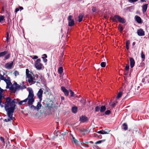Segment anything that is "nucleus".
<instances>
[{
  "instance_id": "obj_30",
  "label": "nucleus",
  "mask_w": 149,
  "mask_h": 149,
  "mask_svg": "<svg viewBox=\"0 0 149 149\" xmlns=\"http://www.w3.org/2000/svg\"><path fill=\"white\" fill-rule=\"evenodd\" d=\"M10 55L11 54L10 53L6 55L5 56L4 60H6L9 59L10 57Z\"/></svg>"
},
{
  "instance_id": "obj_54",
  "label": "nucleus",
  "mask_w": 149,
  "mask_h": 149,
  "mask_svg": "<svg viewBox=\"0 0 149 149\" xmlns=\"http://www.w3.org/2000/svg\"><path fill=\"white\" fill-rule=\"evenodd\" d=\"M129 73V71L128 70H126L125 72V75L126 76H127Z\"/></svg>"
},
{
  "instance_id": "obj_53",
  "label": "nucleus",
  "mask_w": 149,
  "mask_h": 149,
  "mask_svg": "<svg viewBox=\"0 0 149 149\" xmlns=\"http://www.w3.org/2000/svg\"><path fill=\"white\" fill-rule=\"evenodd\" d=\"M4 103L2 102H2L1 103V104H0V105L1 107H4Z\"/></svg>"
},
{
  "instance_id": "obj_58",
  "label": "nucleus",
  "mask_w": 149,
  "mask_h": 149,
  "mask_svg": "<svg viewBox=\"0 0 149 149\" xmlns=\"http://www.w3.org/2000/svg\"><path fill=\"white\" fill-rule=\"evenodd\" d=\"M59 134H61V132L58 131L56 133V136H57L58 135H59Z\"/></svg>"
},
{
  "instance_id": "obj_42",
  "label": "nucleus",
  "mask_w": 149,
  "mask_h": 149,
  "mask_svg": "<svg viewBox=\"0 0 149 149\" xmlns=\"http://www.w3.org/2000/svg\"><path fill=\"white\" fill-rule=\"evenodd\" d=\"M10 90L11 91H15V87L11 85L10 87L9 88Z\"/></svg>"
},
{
  "instance_id": "obj_25",
  "label": "nucleus",
  "mask_w": 149,
  "mask_h": 149,
  "mask_svg": "<svg viewBox=\"0 0 149 149\" xmlns=\"http://www.w3.org/2000/svg\"><path fill=\"white\" fill-rule=\"evenodd\" d=\"M123 129L125 131L127 130L128 129V126L126 123H124L123 124Z\"/></svg>"
},
{
  "instance_id": "obj_14",
  "label": "nucleus",
  "mask_w": 149,
  "mask_h": 149,
  "mask_svg": "<svg viewBox=\"0 0 149 149\" xmlns=\"http://www.w3.org/2000/svg\"><path fill=\"white\" fill-rule=\"evenodd\" d=\"M3 90L1 88H0V104L2 102V100L3 97H4L3 94Z\"/></svg>"
},
{
  "instance_id": "obj_49",
  "label": "nucleus",
  "mask_w": 149,
  "mask_h": 149,
  "mask_svg": "<svg viewBox=\"0 0 149 149\" xmlns=\"http://www.w3.org/2000/svg\"><path fill=\"white\" fill-rule=\"evenodd\" d=\"M9 33L8 32H7V36L6 37V41L7 42H8V40H9Z\"/></svg>"
},
{
  "instance_id": "obj_48",
  "label": "nucleus",
  "mask_w": 149,
  "mask_h": 149,
  "mask_svg": "<svg viewBox=\"0 0 149 149\" xmlns=\"http://www.w3.org/2000/svg\"><path fill=\"white\" fill-rule=\"evenodd\" d=\"M139 0H128V1L130 3H133L136 2Z\"/></svg>"
},
{
  "instance_id": "obj_15",
  "label": "nucleus",
  "mask_w": 149,
  "mask_h": 149,
  "mask_svg": "<svg viewBox=\"0 0 149 149\" xmlns=\"http://www.w3.org/2000/svg\"><path fill=\"white\" fill-rule=\"evenodd\" d=\"M130 65L131 68H133L135 65V61L134 58H132L130 57Z\"/></svg>"
},
{
  "instance_id": "obj_1",
  "label": "nucleus",
  "mask_w": 149,
  "mask_h": 149,
  "mask_svg": "<svg viewBox=\"0 0 149 149\" xmlns=\"http://www.w3.org/2000/svg\"><path fill=\"white\" fill-rule=\"evenodd\" d=\"M29 94L28 97L24 100L20 101L19 102L18 104L20 105H24L23 104V102H26L28 100V104L29 106H30V105L32 104L34 102L35 98L34 97V94L31 88H29Z\"/></svg>"
},
{
  "instance_id": "obj_4",
  "label": "nucleus",
  "mask_w": 149,
  "mask_h": 149,
  "mask_svg": "<svg viewBox=\"0 0 149 149\" xmlns=\"http://www.w3.org/2000/svg\"><path fill=\"white\" fill-rule=\"evenodd\" d=\"M72 18L73 17L71 15H69L68 18V25L70 26H73L74 24V21Z\"/></svg>"
},
{
  "instance_id": "obj_60",
  "label": "nucleus",
  "mask_w": 149,
  "mask_h": 149,
  "mask_svg": "<svg viewBox=\"0 0 149 149\" xmlns=\"http://www.w3.org/2000/svg\"><path fill=\"white\" fill-rule=\"evenodd\" d=\"M2 80H3L6 83H7V82L9 80H8V79H5L4 77H3V79H2Z\"/></svg>"
},
{
  "instance_id": "obj_18",
  "label": "nucleus",
  "mask_w": 149,
  "mask_h": 149,
  "mask_svg": "<svg viewBox=\"0 0 149 149\" xmlns=\"http://www.w3.org/2000/svg\"><path fill=\"white\" fill-rule=\"evenodd\" d=\"M119 16L118 15H114L113 16H111L110 17V19L112 20L113 22H118L117 16Z\"/></svg>"
},
{
  "instance_id": "obj_35",
  "label": "nucleus",
  "mask_w": 149,
  "mask_h": 149,
  "mask_svg": "<svg viewBox=\"0 0 149 149\" xmlns=\"http://www.w3.org/2000/svg\"><path fill=\"white\" fill-rule=\"evenodd\" d=\"M106 63L105 62H103L101 63L100 65L102 67L104 68L105 67Z\"/></svg>"
},
{
  "instance_id": "obj_32",
  "label": "nucleus",
  "mask_w": 149,
  "mask_h": 149,
  "mask_svg": "<svg viewBox=\"0 0 149 149\" xmlns=\"http://www.w3.org/2000/svg\"><path fill=\"white\" fill-rule=\"evenodd\" d=\"M141 58L143 59V61H144L145 58V56L144 54H143V52L142 51L141 52Z\"/></svg>"
},
{
  "instance_id": "obj_61",
  "label": "nucleus",
  "mask_w": 149,
  "mask_h": 149,
  "mask_svg": "<svg viewBox=\"0 0 149 149\" xmlns=\"http://www.w3.org/2000/svg\"><path fill=\"white\" fill-rule=\"evenodd\" d=\"M95 136H97L98 138L100 139H101L102 138V136L101 135L98 136L97 134H96L95 135Z\"/></svg>"
},
{
  "instance_id": "obj_33",
  "label": "nucleus",
  "mask_w": 149,
  "mask_h": 149,
  "mask_svg": "<svg viewBox=\"0 0 149 149\" xmlns=\"http://www.w3.org/2000/svg\"><path fill=\"white\" fill-rule=\"evenodd\" d=\"M118 29L120 31V32H121L123 31V28L120 24H119Z\"/></svg>"
},
{
  "instance_id": "obj_26",
  "label": "nucleus",
  "mask_w": 149,
  "mask_h": 149,
  "mask_svg": "<svg viewBox=\"0 0 149 149\" xmlns=\"http://www.w3.org/2000/svg\"><path fill=\"white\" fill-rule=\"evenodd\" d=\"M63 68L62 66L58 68V72L60 74H61L63 73Z\"/></svg>"
},
{
  "instance_id": "obj_40",
  "label": "nucleus",
  "mask_w": 149,
  "mask_h": 149,
  "mask_svg": "<svg viewBox=\"0 0 149 149\" xmlns=\"http://www.w3.org/2000/svg\"><path fill=\"white\" fill-rule=\"evenodd\" d=\"M132 6H131L130 7H127L124 8V10L126 11L129 10V11H130V10L132 9Z\"/></svg>"
},
{
  "instance_id": "obj_16",
  "label": "nucleus",
  "mask_w": 149,
  "mask_h": 149,
  "mask_svg": "<svg viewBox=\"0 0 149 149\" xmlns=\"http://www.w3.org/2000/svg\"><path fill=\"white\" fill-rule=\"evenodd\" d=\"M84 15V14L83 13H80L78 16V20L79 22H81L82 21Z\"/></svg>"
},
{
  "instance_id": "obj_27",
  "label": "nucleus",
  "mask_w": 149,
  "mask_h": 149,
  "mask_svg": "<svg viewBox=\"0 0 149 149\" xmlns=\"http://www.w3.org/2000/svg\"><path fill=\"white\" fill-rule=\"evenodd\" d=\"M123 95V92L120 91L118 93L116 98L118 99L121 97Z\"/></svg>"
},
{
  "instance_id": "obj_20",
  "label": "nucleus",
  "mask_w": 149,
  "mask_h": 149,
  "mask_svg": "<svg viewBox=\"0 0 149 149\" xmlns=\"http://www.w3.org/2000/svg\"><path fill=\"white\" fill-rule=\"evenodd\" d=\"M148 6V4H146L142 6V11L144 13L146 12Z\"/></svg>"
},
{
  "instance_id": "obj_13",
  "label": "nucleus",
  "mask_w": 149,
  "mask_h": 149,
  "mask_svg": "<svg viewBox=\"0 0 149 149\" xmlns=\"http://www.w3.org/2000/svg\"><path fill=\"white\" fill-rule=\"evenodd\" d=\"M13 64V62H12L10 63H7L5 65L6 68L8 69H10L11 68Z\"/></svg>"
},
{
  "instance_id": "obj_17",
  "label": "nucleus",
  "mask_w": 149,
  "mask_h": 149,
  "mask_svg": "<svg viewBox=\"0 0 149 149\" xmlns=\"http://www.w3.org/2000/svg\"><path fill=\"white\" fill-rule=\"evenodd\" d=\"M135 20L138 23L141 24L142 23L141 19L139 16L136 15L135 17Z\"/></svg>"
},
{
  "instance_id": "obj_59",
  "label": "nucleus",
  "mask_w": 149,
  "mask_h": 149,
  "mask_svg": "<svg viewBox=\"0 0 149 149\" xmlns=\"http://www.w3.org/2000/svg\"><path fill=\"white\" fill-rule=\"evenodd\" d=\"M43 56H42V57H43L44 58H47V56L46 54H44L43 55H42Z\"/></svg>"
},
{
  "instance_id": "obj_50",
  "label": "nucleus",
  "mask_w": 149,
  "mask_h": 149,
  "mask_svg": "<svg viewBox=\"0 0 149 149\" xmlns=\"http://www.w3.org/2000/svg\"><path fill=\"white\" fill-rule=\"evenodd\" d=\"M14 74L15 76H16L17 75H19V73L17 71H15L14 72Z\"/></svg>"
},
{
  "instance_id": "obj_11",
  "label": "nucleus",
  "mask_w": 149,
  "mask_h": 149,
  "mask_svg": "<svg viewBox=\"0 0 149 149\" xmlns=\"http://www.w3.org/2000/svg\"><path fill=\"white\" fill-rule=\"evenodd\" d=\"M117 17V20L119 22L123 24L126 21L124 18L121 17L120 16H118Z\"/></svg>"
},
{
  "instance_id": "obj_9",
  "label": "nucleus",
  "mask_w": 149,
  "mask_h": 149,
  "mask_svg": "<svg viewBox=\"0 0 149 149\" xmlns=\"http://www.w3.org/2000/svg\"><path fill=\"white\" fill-rule=\"evenodd\" d=\"M79 120L81 122L84 123L88 120V118L85 116H82L80 117Z\"/></svg>"
},
{
  "instance_id": "obj_41",
  "label": "nucleus",
  "mask_w": 149,
  "mask_h": 149,
  "mask_svg": "<svg viewBox=\"0 0 149 149\" xmlns=\"http://www.w3.org/2000/svg\"><path fill=\"white\" fill-rule=\"evenodd\" d=\"M31 109H33L34 110H36V107L33 105L31 104L30 105V106H29Z\"/></svg>"
},
{
  "instance_id": "obj_10",
  "label": "nucleus",
  "mask_w": 149,
  "mask_h": 149,
  "mask_svg": "<svg viewBox=\"0 0 149 149\" xmlns=\"http://www.w3.org/2000/svg\"><path fill=\"white\" fill-rule=\"evenodd\" d=\"M29 71L28 69H26V77L27 78H30L32 77V74H33V76H34L33 73L31 72H30L29 73Z\"/></svg>"
},
{
  "instance_id": "obj_34",
  "label": "nucleus",
  "mask_w": 149,
  "mask_h": 149,
  "mask_svg": "<svg viewBox=\"0 0 149 149\" xmlns=\"http://www.w3.org/2000/svg\"><path fill=\"white\" fill-rule=\"evenodd\" d=\"M99 110L100 111V107L99 106H96L95 108V111L98 112Z\"/></svg>"
},
{
  "instance_id": "obj_29",
  "label": "nucleus",
  "mask_w": 149,
  "mask_h": 149,
  "mask_svg": "<svg viewBox=\"0 0 149 149\" xmlns=\"http://www.w3.org/2000/svg\"><path fill=\"white\" fill-rule=\"evenodd\" d=\"M148 78V76H147L145 77L144 78H143L142 80V82L144 83H146L147 82V79Z\"/></svg>"
},
{
  "instance_id": "obj_57",
  "label": "nucleus",
  "mask_w": 149,
  "mask_h": 149,
  "mask_svg": "<svg viewBox=\"0 0 149 149\" xmlns=\"http://www.w3.org/2000/svg\"><path fill=\"white\" fill-rule=\"evenodd\" d=\"M130 44V41L129 40H127L126 41V45H129Z\"/></svg>"
},
{
  "instance_id": "obj_51",
  "label": "nucleus",
  "mask_w": 149,
  "mask_h": 149,
  "mask_svg": "<svg viewBox=\"0 0 149 149\" xmlns=\"http://www.w3.org/2000/svg\"><path fill=\"white\" fill-rule=\"evenodd\" d=\"M97 133L100 134H104L103 130H100L98 132H97Z\"/></svg>"
},
{
  "instance_id": "obj_37",
  "label": "nucleus",
  "mask_w": 149,
  "mask_h": 149,
  "mask_svg": "<svg viewBox=\"0 0 149 149\" xmlns=\"http://www.w3.org/2000/svg\"><path fill=\"white\" fill-rule=\"evenodd\" d=\"M111 113V111L110 110H107L105 112V114L106 115H109Z\"/></svg>"
},
{
  "instance_id": "obj_5",
  "label": "nucleus",
  "mask_w": 149,
  "mask_h": 149,
  "mask_svg": "<svg viewBox=\"0 0 149 149\" xmlns=\"http://www.w3.org/2000/svg\"><path fill=\"white\" fill-rule=\"evenodd\" d=\"M8 116L10 120H13L15 118L13 117V113L14 111H6Z\"/></svg>"
},
{
  "instance_id": "obj_47",
  "label": "nucleus",
  "mask_w": 149,
  "mask_h": 149,
  "mask_svg": "<svg viewBox=\"0 0 149 149\" xmlns=\"http://www.w3.org/2000/svg\"><path fill=\"white\" fill-rule=\"evenodd\" d=\"M16 100H17V101H18L19 100L18 99H14L13 100H12V102H13V104H17V102H16Z\"/></svg>"
},
{
  "instance_id": "obj_63",
  "label": "nucleus",
  "mask_w": 149,
  "mask_h": 149,
  "mask_svg": "<svg viewBox=\"0 0 149 149\" xmlns=\"http://www.w3.org/2000/svg\"><path fill=\"white\" fill-rule=\"evenodd\" d=\"M19 10V8H17L15 9V12H17V11Z\"/></svg>"
},
{
  "instance_id": "obj_6",
  "label": "nucleus",
  "mask_w": 149,
  "mask_h": 149,
  "mask_svg": "<svg viewBox=\"0 0 149 149\" xmlns=\"http://www.w3.org/2000/svg\"><path fill=\"white\" fill-rule=\"evenodd\" d=\"M43 93V91L41 88H40L38 91L37 94V96L38 98L39 99L40 102H41L42 100V96Z\"/></svg>"
},
{
  "instance_id": "obj_7",
  "label": "nucleus",
  "mask_w": 149,
  "mask_h": 149,
  "mask_svg": "<svg viewBox=\"0 0 149 149\" xmlns=\"http://www.w3.org/2000/svg\"><path fill=\"white\" fill-rule=\"evenodd\" d=\"M61 89L64 93L65 96H67L69 94L68 91L65 88V87L63 86H61Z\"/></svg>"
},
{
  "instance_id": "obj_28",
  "label": "nucleus",
  "mask_w": 149,
  "mask_h": 149,
  "mask_svg": "<svg viewBox=\"0 0 149 149\" xmlns=\"http://www.w3.org/2000/svg\"><path fill=\"white\" fill-rule=\"evenodd\" d=\"M6 83L7 84V86L6 87V88H9V87L8 86L12 85V84L10 80H9L7 82V83Z\"/></svg>"
},
{
  "instance_id": "obj_12",
  "label": "nucleus",
  "mask_w": 149,
  "mask_h": 149,
  "mask_svg": "<svg viewBox=\"0 0 149 149\" xmlns=\"http://www.w3.org/2000/svg\"><path fill=\"white\" fill-rule=\"evenodd\" d=\"M26 88V86L23 85L22 86H21L20 85L18 84V85H16L15 87V91L17 90H19L20 89H23Z\"/></svg>"
},
{
  "instance_id": "obj_22",
  "label": "nucleus",
  "mask_w": 149,
  "mask_h": 149,
  "mask_svg": "<svg viewBox=\"0 0 149 149\" xmlns=\"http://www.w3.org/2000/svg\"><path fill=\"white\" fill-rule=\"evenodd\" d=\"M8 53L7 51H4L3 52H0V57H3L5 56Z\"/></svg>"
},
{
  "instance_id": "obj_43",
  "label": "nucleus",
  "mask_w": 149,
  "mask_h": 149,
  "mask_svg": "<svg viewBox=\"0 0 149 149\" xmlns=\"http://www.w3.org/2000/svg\"><path fill=\"white\" fill-rule=\"evenodd\" d=\"M0 140L3 143H5L4 139V138L3 137H2V136H0Z\"/></svg>"
},
{
  "instance_id": "obj_52",
  "label": "nucleus",
  "mask_w": 149,
  "mask_h": 149,
  "mask_svg": "<svg viewBox=\"0 0 149 149\" xmlns=\"http://www.w3.org/2000/svg\"><path fill=\"white\" fill-rule=\"evenodd\" d=\"M3 121L4 122H8L10 121L9 118L8 119H5L3 120Z\"/></svg>"
},
{
  "instance_id": "obj_31",
  "label": "nucleus",
  "mask_w": 149,
  "mask_h": 149,
  "mask_svg": "<svg viewBox=\"0 0 149 149\" xmlns=\"http://www.w3.org/2000/svg\"><path fill=\"white\" fill-rule=\"evenodd\" d=\"M105 140H106L105 139H103L102 140L98 141H96L95 143V144H97L101 143L102 142L105 141Z\"/></svg>"
},
{
  "instance_id": "obj_45",
  "label": "nucleus",
  "mask_w": 149,
  "mask_h": 149,
  "mask_svg": "<svg viewBox=\"0 0 149 149\" xmlns=\"http://www.w3.org/2000/svg\"><path fill=\"white\" fill-rule=\"evenodd\" d=\"M96 8L95 7H92V10L93 12H95L96 10Z\"/></svg>"
},
{
  "instance_id": "obj_24",
  "label": "nucleus",
  "mask_w": 149,
  "mask_h": 149,
  "mask_svg": "<svg viewBox=\"0 0 149 149\" xmlns=\"http://www.w3.org/2000/svg\"><path fill=\"white\" fill-rule=\"evenodd\" d=\"M77 107H72V113H76L77 112Z\"/></svg>"
},
{
  "instance_id": "obj_46",
  "label": "nucleus",
  "mask_w": 149,
  "mask_h": 149,
  "mask_svg": "<svg viewBox=\"0 0 149 149\" xmlns=\"http://www.w3.org/2000/svg\"><path fill=\"white\" fill-rule=\"evenodd\" d=\"M129 67H130L129 65L128 64H127L126 65V66L125 67V70H128L129 71Z\"/></svg>"
},
{
  "instance_id": "obj_55",
  "label": "nucleus",
  "mask_w": 149,
  "mask_h": 149,
  "mask_svg": "<svg viewBox=\"0 0 149 149\" xmlns=\"http://www.w3.org/2000/svg\"><path fill=\"white\" fill-rule=\"evenodd\" d=\"M42 58L43 59V61L45 63L47 62V59H46V58H44L43 57H42Z\"/></svg>"
},
{
  "instance_id": "obj_56",
  "label": "nucleus",
  "mask_w": 149,
  "mask_h": 149,
  "mask_svg": "<svg viewBox=\"0 0 149 149\" xmlns=\"http://www.w3.org/2000/svg\"><path fill=\"white\" fill-rule=\"evenodd\" d=\"M4 77L3 76L1 75V73H0V79L2 80L3 79Z\"/></svg>"
},
{
  "instance_id": "obj_19",
  "label": "nucleus",
  "mask_w": 149,
  "mask_h": 149,
  "mask_svg": "<svg viewBox=\"0 0 149 149\" xmlns=\"http://www.w3.org/2000/svg\"><path fill=\"white\" fill-rule=\"evenodd\" d=\"M28 81L29 83H31L33 84H34L36 83V81H34L36 80L35 77H32L28 78Z\"/></svg>"
},
{
  "instance_id": "obj_64",
  "label": "nucleus",
  "mask_w": 149,
  "mask_h": 149,
  "mask_svg": "<svg viewBox=\"0 0 149 149\" xmlns=\"http://www.w3.org/2000/svg\"><path fill=\"white\" fill-rule=\"evenodd\" d=\"M38 58V56H34L33 58V59H36Z\"/></svg>"
},
{
  "instance_id": "obj_2",
  "label": "nucleus",
  "mask_w": 149,
  "mask_h": 149,
  "mask_svg": "<svg viewBox=\"0 0 149 149\" xmlns=\"http://www.w3.org/2000/svg\"><path fill=\"white\" fill-rule=\"evenodd\" d=\"M12 100L10 97L6 98L4 102V107L6 111H15L16 109V105L13 104Z\"/></svg>"
},
{
  "instance_id": "obj_21",
  "label": "nucleus",
  "mask_w": 149,
  "mask_h": 149,
  "mask_svg": "<svg viewBox=\"0 0 149 149\" xmlns=\"http://www.w3.org/2000/svg\"><path fill=\"white\" fill-rule=\"evenodd\" d=\"M41 102H40L39 101V102H38L37 105L36 107V110L37 111L39 110L40 108L41 107H42V104L41 103Z\"/></svg>"
},
{
  "instance_id": "obj_38",
  "label": "nucleus",
  "mask_w": 149,
  "mask_h": 149,
  "mask_svg": "<svg viewBox=\"0 0 149 149\" xmlns=\"http://www.w3.org/2000/svg\"><path fill=\"white\" fill-rule=\"evenodd\" d=\"M4 17L3 16L1 15L0 16V22L3 23L2 22L4 19Z\"/></svg>"
},
{
  "instance_id": "obj_3",
  "label": "nucleus",
  "mask_w": 149,
  "mask_h": 149,
  "mask_svg": "<svg viewBox=\"0 0 149 149\" xmlns=\"http://www.w3.org/2000/svg\"><path fill=\"white\" fill-rule=\"evenodd\" d=\"M40 62L41 59L38 58L35 62V67L37 70H40L42 69L43 64L40 63Z\"/></svg>"
},
{
  "instance_id": "obj_23",
  "label": "nucleus",
  "mask_w": 149,
  "mask_h": 149,
  "mask_svg": "<svg viewBox=\"0 0 149 149\" xmlns=\"http://www.w3.org/2000/svg\"><path fill=\"white\" fill-rule=\"evenodd\" d=\"M106 109V107L104 105L100 107V112L103 113L104 112Z\"/></svg>"
},
{
  "instance_id": "obj_8",
  "label": "nucleus",
  "mask_w": 149,
  "mask_h": 149,
  "mask_svg": "<svg viewBox=\"0 0 149 149\" xmlns=\"http://www.w3.org/2000/svg\"><path fill=\"white\" fill-rule=\"evenodd\" d=\"M138 35L139 36H144L145 35V32L142 29H140L137 31Z\"/></svg>"
},
{
  "instance_id": "obj_62",
  "label": "nucleus",
  "mask_w": 149,
  "mask_h": 149,
  "mask_svg": "<svg viewBox=\"0 0 149 149\" xmlns=\"http://www.w3.org/2000/svg\"><path fill=\"white\" fill-rule=\"evenodd\" d=\"M139 129L137 128H135V130H134V131H135L136 132L138 131V132H139Z\"/></svg>"
},
{
  "instance_id": "obj_36",
  "label": "nucleus",
  "mask_w": 149,
  "mask_h": 149,
  "mask_svg": "<svg viewBox=\"0 0 149 149\" xmlns=\"http://www.w3.org/2000/svg\"><path fill=\"white\" fill-rule=\"evenodd\" d=\"M110 130L109 131V130L107 129H105L104 131L103 130L104 134H109Z\"/></svg>"
},
{
  "instance_id": "obj_44",
  "label": "nucleus",
  "mask_w": 149,
  "mask_h": 149,
  "mask_svg": "<svg viewBox=\"0 0 149 149\" xmlns=\"http://www.w3.org/2000/svg\"><path fill=\"white\" fill-rule=\"evenodd\" d=\"M72 141L74 142L76 144L78 142V141L74 137H72Z\"/></svg>"
},
{
  "instance_id": "obj_39",
  "label": "nucleus",
  "mask_w": 149,
  "mask_h": 149,
  "mask_svg": "<svg viewBox=\"0 0 149 149\" xmlns=\"http://www.w3.org/2000/svg\"><path fill=\"white\" fill-rule=\"evenodd\" d=\"M70 92V96L71 97H73L74 95V92L72 91L71 90H69Z\"/></svg>"
}]
</instances>
